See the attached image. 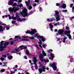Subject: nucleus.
I'll return each mask as SVG.
<instances>
[{"instance_id":"nucleus-29","label":"nucleus","mask_w":74,"mask_h":74,"mask_svg":"<svg viewBox=\"0 0 74 74\" xmlns=\"http://www.w3.org/2000/svg\"><path fill=\"white\" fill-rule=\"evenodd\" d=\"M8 58L9 60H11L12 59V56H9L8 57Z\"/></svg>"},{"instance_id":"nucleus-39","label":"nucleus","mask_w":74,"mask_h":74,"mask_svg":"<svg viewBox=\"0 0 74 74\" xmlns=\"http://www.w3.org/2000/svg\"><path fill=\"white\" fill-rule=\"evenodd\" d=\"M29 40H27V39H23L22 40V41H29Z\"/></svg>"},{"instance_id":"nucleus-45","label":"nucleus","mask_w":74,"mask_h":74,"mask_svg":"<svg viewBox=\"0 0 74 74\" xmlns=\"http://www.w3.org/2000/svg\"><path fill=\"white\" fill-rule=\"evenodd\" d=\"M67 10H63L62 11V12H67Z\"/></svg>"},{"instance_id":"nucleus-18","label":"nucleus","mask_w":74,"mask_h":74,"mask_svg":"<svg viewBox=\"0 0 74 74\" xmlns=\"http://www.w3.org/2000/svg\"><path fill=\"white\" fill-rule=\"evenodd\" d=\"M23 38H30L31 40H34V37H29V36H26L25 37H23Z\"/></svg>"},{"instance_id":"nucleus-25","label":"nucleus","mask_w":74,"mask_h":74,"mask_svg":"<svg viewBox=\"0 0 74 74\" xmlns=\"http://www.w3.org/2000/svg\"><path fill=\"white\" fill-rule=\"evenodd\" d=\"M67 38L66 36H64L63 38V42L64 43H65V41L66 40Z\"/></svg>"},{"instance_id":"nucleus-19","label":"nucleus","mask_w":74,"mask_h":74,"mask_svg":"<svg viewBox=\"0 0 74 74\" xmlns=\"http://www.w3.org/2000/svg\"><path fill=\"white\" fill-rule=\"evenodd\" d=\"M19 48L18 47L15 50L16 51V54L17 55H18V54L19 55H21V53H18V52L19 51Z\"/></svg>"},{"instance_id":"nucleus-15","label":"nucleus","mask_w":74,"mask_h":74,"mask_svg":"<svg viewBox=\"0 0 74 74\" xmlns=\"http://www.w3.org/2000/svg\"><path fill=\"white\" fill-rule=\"evenodd\" d=\"M40 42H38V44H40V45H39V47L41 48H42V47L41 46V45L42 44V41L41 40H39Z\"/></svg>"},{"instance_id":"nucleus-53","label":"nucleus","mask_w":74,"mask_h":74,"mask_svg":"<svg viewBox=\"0 0 74 74\" xmlns=\"http://www.w3.org/2000/svg\"><path fill=\"white\" fill-rule=\"evenodd\" d=\"M3 57H4V58H6V55L5 54L4 55H2Z\"/></svg>"},{"instance_id":"nucleus-35","label":"nucleus","mask_w":74,"mask_h":74,"mask_svg":"<svg viewBox=\"0 0 74 74\" xmlns=\"http://www.w3.org/2000/svg\"><path fill=\"white\" fill-rule=\"evenodd\" d=\"M18 6L20 8H21V7L23 6V5L22 4V3H20L18 5Z\"/></svg>"},{"instance_id":"nucleus-42","label":"nucleus","mask_w":74,"mask_h":74,"mask_svg":"<svg viewBox=\"0 0 74 74\" xmlns=\"http://www.w3.org/2000/svg\"><path fill=\"white\" fill-rule=\"evenodd\" d=\"M37 5V4L36 3H33V7H36Z\"/></svg>"},{"instance_id":"nucleus-40","label":"nucleus","mask_w":74,"mask_h":74,"mask_svg":"<svg viewBox=\"0 0 74 74\" xmlns=\"http://www.w3.org/2000/svg\"><path fill=\"white\" fill-rule=\"evenodd\" d=\"M73 58H71V60H70V62H73Z\"/></svg>"},{"instance_id":"nucleus-41","label":"nucleus","mask_w":74,"mask_h":74,"mask_svg":"<svg viewBox=\"0 0 74 74\" xmlns=\"http://www.w3.org/2000/svg\"><path fill=\"white\" fill-rule=\"evenodd\" d=\"M51 20L50 19L48 18L47 19V21L48 22H51Z\"/></svg>"},{"instance_id":"nucleus-30","label":"nucleus","mask_w":74,"mask_h":74,"mask_svg":"<svg viewBox=\"0 0 74 74\" xmlns=\"http://www.w3.org/2000/svg\"><path fill=\"white\" fill-rule=\"evenodd\" d=\"M58 23H56L54 24V26H56L57 25H60V23H59V22H58Z\"/></svg>"},{"instance_id":"nucleus-33","label":"nucleus","mask_w":74,"mask_h":74,"mask_svg":"<svg viewBox=\"0 0 74 74\" xmlns=\"http://www.w3.org/2000/svg\"><path fill=\"white\" fill-rule=\"evenodd\" d=\"M38 38H40V39H42V40L43 38H44V37L42 36H41L40 35L39 36Z\"/></svg>"},{"instance_id":"nucleus-13","label":"nucleus","mask_w":74,"mask_h":74,"mask_svg":"<svg viewBox=\"0 0 74 74\" xmlns=\"http://www.w3.org/2000/svg\"><path fill=\"white\" fill-rule=\"evenodd\" d=\"M41 62L42 63H44V62H49V60L46 59H43L41 60Z\"/></svg>"},{"instance_id":"nucleus-43","label":"nucleus","mask_w":74,"mask_h":74,"mask_svg":"<svg viewBox=\"0 0 74 74\" xmlns=\"http://www.w3.org/2000/svg\"><path fill=\"white\" fill-rule=\"evenodd\" d=\"M35 47L37 48L38 49H39V48L38 47V45H35Z\"/></svg>"},{"instance_id":"nucleus-21","label":"nucleus","mask_w":74,"mask_h":74,"mask_svg":"<svg viewBox=\"0 0 74 74\" xmlns=\"http://www.w3.org/2000/svg\"><path fill=\"white\" fill-rule=\"evenodd\" d=\"M42 53L43 56H47V53L45 52V51H44L43 49L42 50Z\"/></svg>"},{"instance_id":"nucleus-55","label":"nucleus","mask_w":74,"mask_h":74,"mask_svg":"<svg viewBox=\"0 0 74 74\" xmlns=\"http://www.w3.org/2000/svg\"><path fill=\"white\" fill-rule=\"evenodd\" d=\"M42 41H45V39H44V38H43L42 39Z\"/></svg>"},{"instance_id":"nucleus-23","label":"nucleus","mask_w":74,"mask_h":74,"mask_svg":"<svg viewBox=\"0 0 74 74\" xmlns=\"http://www.w3.org/2000/svg\"><path fill=\"white\" fill-rule=\"evenodd\" d=\"M44 57V56L42 55V54H40L39 55V58L40 59H43Z\"/></svg>"},{"instance_id":"nucleus-58","label":"nucleus","mask_w":74,"mask_h":74,"mask_svg":"<svg viewBox=\"0 0 74 74\" xmlns=\"http://www.w3.org/2000/svg\"><path fill=\"white\" fill-rule=\"evenodd\" d=\"M24 58H25V59H27V56H24Z\"/></svg>"},{"instance_id":"nucleus-6","label":"nucleus","mask_w":74,"mask_h":74,"mask_svg":"<svg viewBox=\"0 0 74 74\" xmlns=\"http://www.w3.org/2000/svg\"><path fill=\"white\" fill-rule=\"evenodd\" d=\"M5 43L3 44V46L4 47L1 46L0 47V51H3V49L4 48H6V47H7V45H8L9 44V42H5Z\"/></svg>"},{"instance_id":"nucleus-60","label":"nucleus","mask_w":74,"mask_h":74,"mask_svg":"<svg viewBox=\"0 0 74 74\" xmlns=\"http://www.w3.org/2000/svg\"><path fill=\"white\" fill-rule=\"evenodd\" d=\"M16 17H18V16H19V15H18V14H16Z\"/></svg>"},{"instance_id":"nucleus-37","label":"nucleus","mask_w":74,"mask_h":74,"mask_svg":"<svg viewBox=\"0 0 74 74\" xmlns=\"http://www.w3.org/2000/svg\"><path fill=\"white\" fill-rule=\"evenodd\" d=\"M26 53L27 55H29V51H28V50H26Z\"/></svg>"},{"instance_id":"nucleus-36","label":"nucleus","mask_w":74,"mask_h":74,"mask_svg":"<svg viewBox=\"0 0 74 74\" xmlns=\"http://www.w3.org/2000/svg\"><path fill=\"white\" fill-rule=\"evenodd\" d=\"M17 21H20V22H22V20L21 18H18Z\"/></svg>"},{"instance_id":"nucleus-27","label":"nucleus","mask_w":74,"mask_h":74,"mask_svg":"<svg viewBox=\"0 0 74 74\" xmlns=\"http://www.w3.org/2000/svg\"><path fill=\"white\" fill-rule=\"evenodd\" d=\"M3 27L1 25H0V33L1 32H2L3 31Z\"/></svg>"},{"instance_id":"nucleus-46","label":"nucleus","mask_w":74,"mask_h":74,"mask_svg":"<svg viewBox=\"0 0 74 74\" xmlns=\"http://www.w3.org/2000/svg\"><path fill=\"white\" fill-rule=\"evenodd\" d=\"M7 30H8L10 29V27H6Z\"/></svg>"},{"instance_id":"nucleus-4","label":"nucleus","mask_w":74,"mask_h":74,"mask_svg":"<svg viewBox=\"0 0 74 74\" xmlns=\"http://www.w3.org/2000/svg\"><path fill=\"white\" fill-rule=\"evenodd\" d=\"M37 32L35 29H32L31 31H27L26 32H25L27 34H30L31 35H33L35 33H37Z\"/></svg>"},{"instance_id":"nucleus-59","label":"nucleus","mask_w":74,"mask_h":74,"mask_svg":"<svg viewBox=\"0 0 74 74\" xmlns=\"http://www.w3.org/2000/svg\"><path fill=\"white\" fill-rule=\"evenodd\" d=\"M73 18L74 19V16H73V17H71V18H70V19H73Z\"/></svg>"},{"instance_id":"nucleus-34","label":"nucleus","mask_w":74,"mask_h":74,"mask_svg":"<svg viewBox=\"0 0 74 74\" xmlns=\"http://www.w3.org/2000/svg\"><path fill=\"white\" fill-rule=\"evenodd\" d=\"M5 69H3L1 70V73H3V72H4L5 71Z\"/></svg>"},{"instance_id":"nucleus-9","label":"nucleus","mask_w":74,"mask_h":74,"mask_svg":"<svg viewBox=\"0 0 74 74\" xmlns=\"http://www.w3.org/2000/svg\"><path fill=\"white\" fill-rule=\"evenodd\" d=\"M70 33V31H65L64 32V34L65 35H67V36L69 37V39H71V36L70 34H69Z\"/></svg>"},{"instance_id":"nucleus-38","label":"nucleus","mask_w":74,"mask_h":74,"mask_svg":"<svg viewBox=\"0 0 74 74\" xmlns=\"http://www.w3.org/2000/svg\"><path fill=\"white\" fill-rule=\"evenodd\" d=\"M4 43V41H2L1 42H0V45H3V44Z\"/></svg>"},{"instance_id":"nucleus-26","label":"nucleus","mask_w":74,"mask_h":74,"mask_svg":"<svg viewBox=\"0 0 74 74\" xmlns=\"http://www.w3.org/2000/svg\"><path fill=\"white\" fill-rule=\"evenodd\" d=\"M27 6V8H28L29 10H32V8H33L32 6H29V7L28 6Z\"/></svg>"},{"instance_id":"nucleus-50","label":"nucleus","mask_w":74,"mask_h":74,"mask_svg":"<svg viewBox=\"0 0 74 74\" xmlns=\"http://www.w3.org/2000/svg\"><path fill=\"white\" fill-rule=\"evenodd\" d=\"M73 5L74 4H73V3L71 4L70 5V7H72Z\"/></svg>"},{"instance_id":"nucleus-22","label":"nucleus","mask_w":74,"mask_h":74,"mask_svg":"<svg viewBox=\"0 0 74 74\" xmlns=\"http://www.w3.org/2000/svg\"><path fill=\"white\" fill-rule=\"evenodd\" d=\"M9 19H14V20H16V17H14V16H12V17H10L9 18Z\"/></svg>"},{"instance_id":"nucleus-20","label":"nucleus","mask_w":74,"mask_h":74,"mask_svg":"<svg viewBox=\"0 0 74 74\" xmlns=\"http://www.w3.org/2000/svg\"><path fill=\"white\" fill-rule=\"evenodd\" d=\"M34 37H37V38H38L40 35H39L38 33H36L34 36Z\"/></svg>"},{"instance_id":"nucleus-52","label":"nucleus","mask_w":74,"mask_h":74,"mask_svg":"<svg viewBox=\"0 0 74 74\" xmlns=\"http://www.w3.org/2000/svg\"><path fill=\"white\" fill-rule=\"evenodd\" d=\"M66 30H69V27H66Z\"/></svg>"},{"instance_id":"nucleus-2","label":"nucleus","mask_w":74,"mask_h":74,"mask_svg":"<svg viewBox=\"0 0 74 74\" xmlns=\"http://www.w3.org/2000/svg\"><path fill=\"white\" fill-rule=\"evenodd\" d=\"M8 10L10 12H12L14 11V12H16L17 11L19 10V8H16L15 7H14L13 8H9Z\"/></svg>"},{"instance_id":"nucleus-17","label":"nucleus","mask_w":74,"mask_h":74,"mask_svg":"<svg viewBox=\"0 0 74 74\" xmlns=\"http://www.w3.org/2000/svg\"><path fill=\"white\" fill-rule=\"evenodd\" d=\"M28 2L26 1L25 3L26 4V6H29V5L30 4V0H28Z\"/></svg>"},{"instance_id":"nucleus-56","label":"nucleus","mask_w":74,"mask_h":74,"mask_svg":"<svg viewBox=\"0 0 74 74\" xmlns=\"http://www.w3.org/2000/svg\"><path fill=\"white\" fill-rule=\"evenodd\" d=\"M2 66L5 67H7V65H6V64H5V65H3Z\"/></svg>"},{"instance_id":"nucleus-5","label":"nucleus","mask_w":74,"mask_h":74,"mask_svg":"<svg viewBox=\"0 0 74 74\" xmlns=\"http://www.w3.org/2000/svg\"><path fill=\"white\" fill-rule=\"evenodd\" d=\"M57 65V63H56L55 62H53L51 64H50V66L52 67L53 71H55V70H56V69H57V67H56Z\"/></svg>"},{"instance_id":"nucleus-62","label":"nucleus","mask_w":74,"mask_h":74,"mask_svg":"<svg viewBox=\"0 0 74 74\" xmlns=\"http://www.w3.org/2000/svg\"><path fill=\"white\" fill-rule=\"evenodd\" d=\"M49 51H51V52H52L53 51V50L51 49H50L49 50Z\"/></svg>"},{"instance_id":"nucleus-11","label":"nucleus","mask_w":74,"mask_h":74,"mask_svg":"<svg viewBox=\"0 0 74 74\" xmlns=\"http://www.w3.org/2000/svg\"><path fill=\"white\" fill-rule=\"evenodd\" d=\"M42 69L41 68H39L38 69L39 71L40 72V73H42V71H43V72H45V70L46 69V68H45V66H43L42 67Z\"/></svg>"},{"instance_id":"nucleus-32","label":"nucleus","mask_w":74,"mask_h":74,"mask_svg":"<svg viewBox=\"0 0 74 74\" xmlns=\"http://www.w3.org/2000/svg\"><path fill=\"white\" fill-rule=\"evenodd\" d=\"M15 1H16L18 3H21L22 2V0H19V1H18L17 0H14Z\"/></svg>"},{"instance_id":"nucleus-47","label":"nucleus","mask_w":74,"mask_h":74,"mask_svg":"<svg viewBox=\"0 0 74 74\" xmlns=\"http://www.w3.org/2000/svg\"><path fill=\"white\" fill-rule=\"evenodd\" d=\"M40 0H35V2L38 3L39 2V1H40Z\"/></svg>"},{"instance_id":"nucleus-61","label":"nucleus","mask_w":74,"mask_h":74,"mask_svg":"<svg viewBox=\"0 0 74 74\" xmlns=\"http://www.w3.org/2000/svg\"><path fill=\"white\" fill-rule=\"evenodd\" d=\"M40 11H42V10H43V9L42 8L40 7Z\"/></svg>"},{"instance_id":"nucleus-44","label":"nucleus","mask_w":74,"mask_h":74,"mask_svg":"<svg viewBox=\"0 0 74 74\" xmlns=\"http://www.w3.org/2000/svg\"><path fill=\"white\" fill-rule=\"evenodd\" d=\"M0 60H2V61H3L4 60V58H1Z\"/></svg>"},{"instance_id":"nucleus-8","label":"nucleus","mask_w":74,"mask_h":74,"mask_svg":"<svg viewBox=\"0 0 74 74\" xmlns=\"http://www.w3.org/2000/svg\"><path fill=\"white\" fill-rule=\"evenodd\" d=\"M32 61L34 62V64H35V67L36 70H37V69H38V67L37 66V64H36V62H37V58H36V57H34V60H32Z\"/></svg>"},{"instance_id":"nucleus-64","label":"nucleus","mask_w":74,"mask_h":74,"mask_svg":"<svg viewBox=\"0 0 74 74\" xmlns=\"http://www.w3.org/2000/svg\"><path fill=\"white\" fill-rule=\"evenodd\" d=\"M5 16V18H7L8 16L7 15H5L4 16Z\"/></svg>"},{"instance_id":"nucleus-3","label":"nucleus","mask_w":74,"mask_h":74,"mask_svg":"<svg viewBox=\"0 0 74 74\" xmlns=\"http://www.w3.org/2000/svg\"><path fill=\"white\" fill-rule=\"evenodd\" d=\"M55 13L56 14V15H55V17L56 18V21L58 22V21H59V20H60V16L59 15H58V14H59V12L57 11H55Z\"/></svg>"},{"instance_id":"nucleus-31","label":"nucleus","mask_w":74,"mask_h":74,"mask_svg":"<svg viewBox=\"0 0 74 74\" xmlns=\"http://www.w3.org/2000/svg\"><path fill=\"white\" fill-rule=\"evenodd\" d=\"M50 19V22H52L53 21V20H55V18H52Z\"/></svg>"},{"instance_id":"nucleus-7","label":"nucleus","mask_w":74,"mask_h":74,"mask_svg":"<svg viewBox=\"0 0 74 74\" xmlns=\"http://www.w3.org/2000/svg\"><path fill=\"white\" fill-rule=\"evenodd\" d=\"M14 38L16 40H14L13 41H12L11 42H10V44L11 45H12L13 44H14V41H18V40H19L21 39V37L19 36H16Z\"/></svg>"},{"instance_id":"nucleus-14","label":"nucleus","mask_w":74,"mask_h":74,"mask_svg":"<svg viewBox=\"0 0 74 74\" xmlns=\"http://www.w3.org/2000/svg\"><path fill=\"white\" fill-rule=\"evenodd\" d=\"M49 26H50V28L52 31V32H53V29H52V28L53 27V26L52 25V23H50L49 24Z\"/></svg>"},{"instance_id":"nucleus-54","label":"nucleus","mask_w":74,"mask_h":74,"mask_svg":"<svg viewBox=\"0 0 74 74\" xmlns=\"http://www.w3.org/2000/svg\"><path fill=\"white\" fill-rule=\"evenodd\" d=\"M60 5V4H59L58 3H57L56 4V5L57 6H59V5Z\"/></svg>"},{"instance_id":"nucleus-10","label":"nucleus","mask_w":74,"mask_h":74,"mask_svg":"<svg viewBox=\"0 0 74 74\" xmlns=\"http://www.w3.org/2000/svg\"><path fill=\"white\" fill-rule=\"evenodd\" d=\"M14 1H15L14 0H12L10 1L8 3V4L9 5H12V6H16V3H14L13 4V2H14Z\"/></svg>"},{"instance_id":"nucleus-16","label":"nucleus","mask_w":74,"mask_h":74,"mask_svg":"<svg viewBox=\"0 0 74 74\" xmlns=\"http://www.w3.org/2000/svg\"><path fill=\"white\" fill-rule=\"evenodd\" d=\"M20 49H26L27 48V47L26 46L22 45L20 47Z\"/></svg>"},{"instance_id":"nucleus-12","label":"nucleus","mask_w":74,"mask_h":74,"mask_svg":"<svg viewBox=\"0 0 74 74\" xmlns=\"http://www.w3.org/2000/svg\"><path fill=\"white\" fill-rule=\"evenodd\" d=\"M64 31V30H63V29H60L58 32V34H60V35H61V36H63V35H62L63 34V33Z\"/></svg>"},{"instance_id":"nucleus-1","label":"nucleus","mask_w":74,"mask_h":74,"mask_svg":"<svg viewBox=\"0 0 74 74\" xmlns=\"http://www.w3.org/2000/svg\"><path fill=\"white\" fill-rule=\"evenodd\" d=\"M23 10L22 12H21V14H22V15L23 17H25L26 16H28L30 15H32L33 14V12L32 11H31L29 14H28L27 13V10L24 7L22 8Z\"/></svg>"},{"instance_id":"nucleus-28","label":"nucleus","mask_w":74,"mask_h":74,"mask_svg":"<svg viewBox=\"0 0 74 74\" xmlns=\"http://www.w3.org/2000/svg\"><path fill=\"white\" fill-rule=\"evenodd\" d=\"M50 55L52 58H53L54 57H55V56H54V54H53V53H51V54H50Z\"/></svg>"},{"instance_id":"nucleus-51","label":"nucleus","mask_w":74,"mask_h":74,"mask_svg":"<svg viewBox=\"0 0 74 74\" xmlns=\"http://www.w3.org/2000/svg\"><path fill=\"white\" fill-rule=\"evenodd\" d=\"M12 24H15V21H12Z\"/></svg>"},{"instance_id":"nucleus-24","label":"nucleus","mask_w":74,"mask_h":74,"mask_svg":"<svg viewBox=\"0 0 74 74\" xmlns=\"http://www.w3.org/2000/svg\"><path fill=\"white\" fill-rule=\"evenodd\" d=\"M61 7L63 8H66V5L64 3L62 5Z\"/></svg>"},{"instance_id":"nucleus-63","label":"nucleus","mask_w":74,"mask_h":74,"mask_svg":"<svg viewBox=\"0 0 74 74\" xmlns=\"http://www.w3.org/2000/svg\"><path fill=\"white\" fill-rule=\"evenodd\" d=\"M57 40V41H59V40H60V38H58Z\"/></svg>"},{"instance_id":"nucleus-49","label":"nucleus","mask_w":74,"mask_h":74,"mask_svg":"<svg viewBox=\"0 0 74 74\" xmlns=\"http://www.w3.org/2000/svg\"><path fill=\"white\" fill-rule=\"evenodd\" d=\"M72 10L73 12L74 13V6L72 8Z\"/></svg>"},{"instance_id":"nucleus-57","label":"nucleus","mask_w":74,"mask_h":74,"mask_svg":"<svg viewBox=\"0 0 74 74\" xmlns=\"http://www.w3.org/2000/svg\"><path fill=\"white\" fill-rule=\"evenodd\" d=\"M22 21H26V19L24 18L22 19Z\"/></svg>"},{"instance_id":"nucleus-48","label":"nucleus","mask_w":74,"mask_h":74,"mask_svg":"<svg viewBox=\"0 0 74 74\" xmlns=\"http://www.w3.org/2000/svg\"><path fill=\"white\" fill-rule=\"evenodd\" d=\"M42 47L43 48H45L46 47V45H45L43 44L42 45Z\"/></svg>"}]
</instances>
